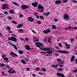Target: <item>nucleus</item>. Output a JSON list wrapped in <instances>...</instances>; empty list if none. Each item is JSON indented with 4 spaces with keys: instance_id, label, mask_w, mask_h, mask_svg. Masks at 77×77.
Returning a JSON list of instances; mask_svg holds the SVG:
<instances>
[{
    "instance_id": "1",
    "label": "nucleus",
    "mask_w": 77,
    "mask_h": 77,
    "mask_svg": "<svg viewBox=\"0 0 77 77\" xmlns=\"http://www.w3.org/2000/svg\"><path fill=\"white\" fill-rule=\"evenodd\" d=\"M35 45L37 47H38L41 49V50H42L43 51H50V48H42L41 47H44V45L42 43H41L38 42H37L35 44Z\"/></svg>"
},
{
    "instance_id": "2",
    "label": "nucleus",
    "mask_w": 77,
    "mask_h": 77,
    "mask_svg": "<svg viewBox=\"0 0 77 77\" xmlns=\"http://www.w3.org/2000/svg\"><path fill=\"white\" fill-rule=\"evenodd\" d=\"M57 52L60 53H64V54H68L69 52L66 51H60L59 50H57Z\"/></svg>"
},
{
    "instance_id": "3",
    "label": "nucleus",
    "mask_w": 77,
    "mask_h": 77,
    "mask_svg": "<svg viewBox=\"0 0 77 77\" xmlns=\"http://www.w3.org/2000/svg\"><path fill=\"white\" fill-rule=\"evenodd\" d=\"M8 39L11 41H14V42H17V38L15 37H11L10 38H8Z\"/></svg>"
},
{
    "instance_id": "4",
    "label": "nucleus",
    "mask_w": 77,
    "mask_h": 77,
    "mask_svg": "<svg viewBox=\"0 0 77 77\" xmlns=\"http://www.w3.org/2000/svg\"><path fill=\"white\" fill-rule=\"evenodd\" d=\"M21 7H22V9H26L29 8V6L27 5H21Z\"/></svg>"
},
{
    "instance_id": "5",
    "label": "nucleus",
    "mask_w": 77,
    "mask_h": 77,
    "mask_svg": "<svg viewBox=\"0 0 77 77\" xmlns=\"http://www.w3.org/2000/svg\"><path fill=\"white\" fill-rule=\"evenodd\" d=\"M55 3L57 5H59L62 3V2L60 0H57L55 2Z\"/></svg>"
},
{
    "instance_id": "6",
    "label": "nucleus",
    "mask_w": 77,
    "mask_h": 77,
    "mask_svg": "<svg viewBox=\"0 0 77 77\" xmlns=\"http://www.w3.org/2000/svg\"><path fill=\"white\" fill-rule=\"evenodd\" d=\"M38 2H35V3H32L31 5H32L33 6H34V7H36L37 6V5H38Z\"/></svg>"
},
{
    "instance_id": "7",
    "label": "nucleus",
    "mask_w": 77,
    "mask_h": 77,
    "mask_svg": "<svg viewBox=\"0 0 77 77\" xmlns=\"http://www.w3.org/2000/svg\"><path fill=\"white\" fill-rule=\"evenodd\" d=\"M64 19H66V20H68L69 18V16L68 14H65V15L64 16Z\"/></svg>"
},
{
    "instance_id": "8",
    "label": "nucleus",
    "mask_w": 77,
    "mask_h": 77,
    "mask_svg": "<svg viewBox=\"0 0 77 77\" xmlns=\"http://www.w3.org/2000/svg\"><path fill=\"white\" fill-rule=\"evenodd\" d=\"M28 20L30 21V22H32L34 21V19L32 17H29L28 18Z\"/></svg>"
},
{
    "instance_id": "9",
    "label": "nucleus",
    "mask_w": 77,
    "mask_h": 77,
    "mask_svg": "<svg viewBox=\"0 0 77 77\" xmlns=\"http://www.w3.org/2000/svg\"><path fill=\"white\" fill-rule=\"evenodd\" d=\"M50 30L49 29H47L43 31L45 33H50Z\"/></svg>"
},
{
    "instance_id": "10",
    "label": "nucleus",
    "mask_w": 77,
    "mask_h": 77,
    "mask_svg": "<svg viewBox=\"0 0 77 77\" xmlns=\"http://www.w3.org/2000/svg\"><path fill=\"white\" fill-rule=\"evenodd\" d=\"M38 9H44V7L42 6H41V5H38Z\"/></svg>"
},
{
    "instance_id": "11",
    "label": "nucleus",
    "mask_w": 77,
    "mask_h": 77,
    "mask_svg": "<svg viewBox=\"0 0 77 77\" xmlns=\"http://www.w3.org/2000/svg\"><path fill=\"white\" fill-rule=\"evenodd\" d=\"M75 59V56L74 55H72L70 60L71 62H73V61H74V60Z\"/></svg>"
},
{
    "instance_id": "12",
    "label": "nucleus",
    "mask_w": 77,
    "mask_h": 77,
    "mask_svg": "<svg viewBox=\"0 0 77 77\" xmlns=\"http://www.w3.org/2000/svg\"><path fill=\"white\" fill-rule=\"evenodd\" d=\"M3 7L2 8V9H5L6 8V7H7V6H8V5L7 4H5L3 5Z\"/></svg>"
},
{
    "instance_id": "13",
    "label": "nucleus",
    "mask_w": 77,
    "mask_h": 77,
    "mask_svg": "<svg viewBox=\"0 0 77 77\" xmlns=\"http://www.w3.org/2000/svg\"><path fill=\"white\" fill-rule=\"evenodd\" d=\"M52 66L53 68H57V67L58 66V64L52 65Z\"/></svg>"
},
{
    "instance_id": "14",
    "label": "nucleus",
    "mask_w": 77,
    "mask_h": 77,
    "mask_svg": "<svg viewBox=\"0 0 77 77\" xmlns=\"http://www.w3.org/2000/svg\"><path fill=\"white\" fill-rule=\"evenodd\" d=\"M20 62H22V63H23V64H26L27 63L23 60H20Z\"/></svg>"
},
{
    "instance_id": "15",
    "label": "nucleus",
    "mask_w": 77,
    "mask_h": 77,
    "mask_svg": "<svg viewBox=\"0 0 77 77\" xmlns=\"http://www.w3.org/2000/svg\"><path fill=\"white\" fill-rule=\"evenodd\" d=\"M15 54H14V53L12 52L10 53L11 55V56H13V57H15Z\"/></svg>"
},
{
    "instance_id": "16",
    "label": "nucleus",
    "mask_w": 77,
    "mask_h": 77,
    "mask_svg": "<svg viewBox=\"0 0 77 77\" xmlns=\"http://www.w3.org/2000/svg\"><path fill=\"white\" fill-rule=\"evenodd\" d=\"M25 48L27 50H29L30 49V46L28 45L25 46Z\"/></svg>"
},
{
    "instance_id": "17",
    "label": "nucleus",
    "mask_w": 77,
    "mask_h": 77,
    "mask_svg": "<svg viewBox=\"0 0 77 77\" xmlns=\"http://www.w3.org/2000/svg\"><path fill=\"white\" fill-rule=\"evenodd\" d=\"M57 75L58 77H61L62 74L60 73H57Z\"/></svg>"
},
{
    "instance_id": "18",
    "label": "nucleus",
    "mask_w": 77,
    "mask_h": 77,
    "mask_svg": "<svg viewBox=\"0 0 77 77\" xmlns=\"http://www.w3.org/2000/svg\"><path fill=\"white\" fill-rule=\"evenodd\" d=\"M23 26L22 24H20L18 25V26H17V28H20V27H23Z\"/></svg>"
},
{
    "instance_id": "19",
    "label": "nucleus",
    "mask_w": 77,
    "mask_h": 77,
    "mask_svg": "<svg viewBox=\"0 0 77 77\" xmlns=\"http://www.w3.org/2000/svg\"><path fill=\"white\" fill-rule=\"evenodd\" d=\"M24 51L22 50L19 51H18V53L19 54H23V52Z\"/></svg>"
},
{
    "instance_id": "20",
    "label": "nucleus",
    "mask_w": 77,
    "mask_h": 77,
    "mask_svg": "<svg viewBox=\"0 0 77 77\" xmlns=\"http://www.w3.org/2000/svg\"><path fill=\"white\" fill-rule=\"evenodd\" d=\"M12 4H14V5H16V6H18V3H17V2H12Z\"/></svg>"
},
{
    "instance_id": "21",
    "label": "nucleus",
    "mask_w": 77,
    "mask_h": 77,
    "mask_svg": "<svg viewBox=\"0 0 77 77\" xmlns=\"http://www.w3.org/2000/svg\"><path fill=\"white\" fill-rule=\"evenodd\" d=\"M9 12H10V13H11V14H15V13H14L13 11V10H10L9 11Z\"/></svg>"
},
{
    "instance_id": "22",
    "label": "nucleus",
    "mask_w": 77,
    "mask_h": 77,
    "mask_svg": "<svg viewBox=\"0 0 77 77\" xmlns=\"http://www.w3.org/2000/svg\"><path fill=\"white\" fill-rule=\"evenodd\" d=\"M46 53H49V54H52V53H53V52L51 51H46Z\"/></svg>"
},
{
    "instance_id": "23",
    "label": "nucleus",
    "mask_w": 77,
    "mask_h": 77,
    "mask_svg": "<svg viewBox=\"0 0 77 77\" xmlns=\"http://www.w3.org/2000/svg\"><path fill=\"white\" fill-rule=\"evenodd\" d=\"M63 3H65L68 2V0H62Z\"/></svg>"
},
{
    "instance_id": "24",
    "label": "nucleus",
    "mask_w": 77,
    "mask_h": 77,
    "mask_svg": "<svg viewBox=\"0 0 77 77\" xmlns=\"http://www.w3.org/2000/svg\"><path fill=\"white\" fill-rule=\"evenodd\" d=\"M52 26H53V27H52V29H56V26H55L54 25H53Z\"/></svg>"
},
{
    "instance_id": "25",
    "label": "nucleus",
    "mask_w": 77,
    "mask_h": 77,
    "mask_svg": "<svg viewBox=\"0 0 77 77\" xmlns=\"http://www.w3.org/2000/svg\"><path fill=\"white\" fill-rule=\"evenodd\" d=\"M5 28L7 29L8 30H11V28L9 26L6 27Z\"/></svg>"
},
{
    "instance_id": "26",
    "label": "nucleus",
    "mask_w": 77,
    "mask_h": 77,
    "mask_svg": "<svg viewBox=\"0 0 77 77\" xmlns=\"http://www.w3.org/2000/svg\"><path fill=\"white\" fill-rule=\"evenodd\" d=\"M12 46H13V47H14V48L16 50H17V47L16 45H13Z\"/></svg>"
},
{
    "instance_id": "27",
    "label": "nucleus",
    "mask_w": 77,
    "mask_h": 77,
    "mask_svg": "<svg viewBox=\"0 0 77 77\" xmlns=\"http://www.w3.org/2000/svg\"><path fill=\"white\" fill-rule=\"evenodd\" d=\"M4 59L5 60H6V61H7V62H8V58L7 57H5V58H4Z\"/></svg>"
},
{
    "instance_id": "28",
    "label": "nucleus",
    "mask_w": 77,
    "mask_h": 77,
    "mask_svg": "<svg viewBox=\"0 0 77 77\" xmlns=\"http://www.w3.org/2000/svg\"><path fill=\"white\" fill-rule=\"evenodd\" d=\"M1 73L2 74V75H5V76H7V75H5V73L4 72H1Z\"/></svg>"
},
{
    "instance_id": "29",
    "label": "nucleus",
    "mask_w": 77,
    "mask_h": 77,
    "mask_svg": "<svg viewBox=\"0 0 77 77\" xmlns=\"http://www.w3.org/2000/svg\"><path fill=\"white\" fill-rule=\"evenodd\" d=\"M51 38H49L48 39V42H49V43H50V42H51Z\"/></svg>"
},
{
    "instance_id": "30",
    "label": "nucleus",
    "mask_w": 77,
    "mask_h": 77,
    "mask_svg": "<svg viewBox=\"0 0 77 77\" xmlns=\"http://www.w3.org/2000/svg\"><path fill=\"white\" fill-rule=\"evenodd\" d=\"M6 68H7L8 69H10V67H9V66L8 65H6Z\"/></svg>"
},
{
    "instance_id": "31",
    "label": "nucleus",
    "mask_w": 77,
    "mask_h": 77,
    "mask_svg": "<svg viewBox=\"0 0 77 77\" xmlns=\"http://www.w3.org/2000/svg\"><path fill=\"white\" fill-rule=\"evenodd\" d=\"M1 67H3V66H5V64L4 63L1 64Z\"/></svg>"
},
{
    "instance_id": "32",
    "label": "nucleus",
    "mask_w": 77,
    "mask_h": 77,
    "mask_svg": "<svg viewBox=\"0 0 77 77\" xmlns=\"http://www.w3.org/2000/svg\"><path fill=\"white\" fill-rule=\"evenodd\" d=\"M40 18L41 19H42V20H44V17L42 16H40Z\"/></svg>"
},
{
    "instance_id": "33",
    "label": "nucleus",
    "mask_w": 77,
    "mask_h": 77,
    "mask_svg": "<svg viewBox=\"0 0 77 77\" xmlns=\"http://www.w3.org/2000/svg\"><path fill=\"white\" fill-rule=\"evenodd\" d=\"M18 30L19 32H23V31H24V30L23 29H19Z\"/></svg>"
},
{
    "instance_id": "34",
    "label": "nucleus",
    "mask_w": 77,
    "mask_h": 77,
    "mask_svg": "<svg viewBox=\"0 0 77 77\" xmlns=\"http://www.w3.org/2000/svg\"><path fill=\"white\" fill-rule=\"evenodd\" d=\"M35 69H36L35 71H38V70H39L40 69L38 68H35Z\"/></svg>"
},
{
    "instance_id": "35",
    "label": "nucleus",
    "mask_w": 77,
    "mask_h": 77,
    "mask_svg": "<svg viewBox=\"0 0 77 77\" xmlns=\"http://www.w3.org/2000/svg\"><path fill=\"white\" fill-rule=\"evenodd\" d=\"M77 71V69L76 68L75 69V70L73 71V72H76Z\"/></svg>"
},
{
    "instance_id": "36",
    "label": "nucleus",
    "mask_w": 77,
    "mask_h": 77,
    "mask_svg": "<svg viewBox=\"0 0 77 77\" xmlns=\"http://www.w3.org/2000/svg\"><path fill=\"white\" fill-rule=\"evenodd\" d=\"M8 18L9 19V20H12V19L11 18V17L10 16H8Z\"/></svg>"
},
{
    "instance_id": "37",
    "label": "nucleus",
    "mask_w": 77,
    "mask_h": 77,
    "mask_svg": "<svg viewBox=\"0 0 77 77\" xmlns=\"http://www.w3.org/2000/svg\"><path fill=\"white\" fill-rule=\"evenodd\" d=\"M58 45L60 47H62V45H61V44L60 43H59Z\"/></svg>"
},
{
    "instance_id": "38",
    "label": "nucleus",
    "mask_w": 77,
    "mask_h": 77,
    "mask_svg": "<svg viewBox=\"0 0 77 77\" xmlns=\"http://www.w3.org/2000/svg\"><path fill=\"white\" fill-rule=\"evenodd\" d=\"M2 57H3V58L4 59V58H5V57H6V55L5 54L4 55H3L2 56Z\"/></svg>"
},
{
    "instance_id": "39",
    "label": "nucleus",
    "mask_w": 77,
    "mask_h": 77,
    "mask_svg": "<svg viewBox=\"0 0 77 77\" xmlns=\"http://www.w3.org/2000/svg\"><path fill=\"white\" fill-rule=\"evenodd\" d=\"M4 13L5 14V15H8V12H7L6 11H4Z\"/></svg>"
},
{
    "instance_id": "40",
    "label": "nucleus",
    "mask_w": 77,
    "mask_h": 77,
    "mask_svg": "<svg viewBox=\"0 0 77 77\" xmlns=\"http://www.w3.org/2000/svg\"><path fill=\"white\" fill-rule=\"evenodd\" d=\"M42 69L44 72H45L46 71V69L45 68H43Z\"/></svg>"
},
{
    "instance_id": "41",
    "label": "nucleus",
    "mask_w": 77,
    "mask_h": 77,
    "mask_svg": "<svg viewBox=\"0 0 77 77\" xmlns=\"http://www.w3.org/2000/svg\"><path fill=\"white\" fill-rule=\"evenodd\" d=\"M40 53H42V54H45L46 53V52H45L43 51H40Z\"/></svg>"
},
{
    "instance_id": "42",
    "label": "nucleus",
    "mask_w": 77,
    "mask_h": 77,
    "mask_svg": "<svg viewBox=\"0 0 77 77\" xmlns=\"http://www.w3.org/2000/svg\"><path fill=\"white\" fill-rule=\"evenodd\" d=\"M23 17V14H20L19 18H21V17Z\"/></svg>"
},
{
    "instance_id": "43",
    "label": "nucleus",
    "mask_w": 77,
    "mask_h": 77,
    "mask_svg": "<svg viewBox=\"0 0 77 77\" xmlns=\"http://www.w3.org/2000/svg\"><path fill=\"white\" fill-rule=\"evenodd\" d=\"M49 14H50V13L48 12L47 13V14H46V16H48L49 15Z\"/></svg>"
},
{
    "instance_id": "44",
    "label": "nucleus",
    "mask_w": 77,
    "mask_h": 77,
    "mask_svg": "<svg viewBox=\"0 0 77 77\" xmlns=\"http://www.w3.org/2000/svg\"><path fill=\"white\" fill-rule=\"evenodd\" d=\"M12 23H14V24H17V23L15 22L14 21H12Z\"/></svg>"
},
{
    "instance_id": "45",
    "label": "nucleus",
    "mask_w": 77,
    "mask_h": 77,
    "mask_svg": "<svg viewBox=\"0 0 77 77\" xmlns=\"http://www.w3.org/2000/svg\"><path fill=\"white\" fill-rule=\"evenodd\" d=\"M47 37H46L44 39V42H46V41H47Z\"/></svg>"
},
{
    "instance_id": "46",
    "label": "nucleus",
    "mask_w": 77,
    "mask_h": 77,
    "mask_svg": "<svg viewBox=\"0 0 77 77\" xmlns=\"http://www.w3.org/2000/svg\"><path fill=\"white\" fill-rule=\"evenodd\" d=\"M67 46L68 47H66V48H67V49H69L70 48V46L69 45V46Z\"/></svg>"
},
{
    "instance_id": "47",
    "label": "nucleus",
    "mask_w": 77,
    "mask_h": 77,
    "mask_svg": "<svg viewBox=\"0 0 77 77\" xmlns=\"http://www.w3.org/2000/svg\"><path fill=\"white\" fill-rule=\"evenodd\" d=\"M11 74H14V73H16V72L15 71H13L11 72Z\"/></svg>"
},
{
    "instance_id": "48",
    "label": "nucleus",
    "mask_w": 77,
    "mask_h": 77,
    "mask_svg": "<svg viewBox=\"0 0 77 77\" xmlns=\"http://www.w3.org/2000/svg\"><path fill=\"white\" fill-rule=\"evenodd\" d=\"M32 31L33 32V33H34L35 34V33H36V32H35V31L33 30H32Z\"/></svg>"
},
{
    "instance_id": "49",
    "label": "nucleus",
    "mask_w": 77,
    "mask_h": 77,
    "mask_svg": "<svg viewBox=\"0 0 77 77\" xmlns=\"http://www.w3.org/2000/svg\"><path fill=\"white\" fill-rule=\"evenodd\" d=\"M65 44H66L65 46L66 47V46H69V45H68V44H67V43H66L65 42Z\"/></svg>"
},
{
    "instance_id": "50",
    "label": "nucleus",
    "mask_w": 77,
    "mask_h": 77,
    "mask_svg": "<svg viewBox=\"0 0 77 77\" xmlns=\"http://www.w3.org/2000/svg\"><path fill=\"white\" fill-rule=\"evenodd\" d=\"M37 23L38 24H41V22L40 21H38Z\"/></svg>"
},
{
    "instance_id": "51",
    "label": "nucleus",
    "mask_w": 77,
    "mask_h": 77,
    "mask_svg": "<svg viewBox=\"0 0 77 77\" xmlns=\"http://www.w3.org/2000/svg\"><path fill=\"white\" fill-rule=\"evenodd\" d=\"M12 36H17V35H16L15 34H13L11 35Z\"/></svg>"
},
{
    "instance_id": "52",
    "label": "nucleus",
    "mask_w": 77,
    "mask_h": 77,
    "mask_svg": "<svg viewBox=\"0 0 77 77\" xmlns=\"http://www.w3.org/2000/svg\"><path fill=\"white\" fill-rule=\"evenodd\" d=\"M39 12H44V10H42L39 11Z\"/></svg>"
},
{
    "instance_id": "53",
    "label": "nucleus",
    "mask_w": 77,
    "mask_h": 77,
    "mask_svg": "<svg viewBox=\"0 0 77 77\" xmlns=\"http://www.w3.org/2000/svg\"><path fill=\"white\" fill-rule=\"evenodd\" d=\"M58 70H59V71H62L63 69L62 68H59Z\"/></svg>"
},
{
    "instance_id": "54",
    "label": "nucleus",
    "mask_w": 77,
    "mask_h": 77,
    "mask_svg": "<svg viewBox=\"0 0 77 77\" xmlns=\"http://www.w3.org/2000/svg\"><path fill=\"white\" fill-rule=\"evenodd\" d=\"M54 20L56 22H57V21H58V20H57V19H54Z\"/></svg>"
},
{
    "instance_id": "55",
    "label": "nucleus",
    "mask_w": 77,
    "mask_h": 77,
    "mask_svg": "<svg viewBox=\"0 0 77 77\" xmlns=\"http://www.w3.org/2000/svg\"><path fill=\"white\" fill-rule=\"evenodd\" d=\"M8 32L10 33H12V31H8Z\"/></svg>"
},
{
    "instance_id": "56",
    "label": "nucleus",
    "mask_w": 77,
    "mask_h": 77,
    "mask_svg": "<svg viewBox=\"0 0 77 77\" xmlns=\"http://www.w3.org/2000/svg\"><path fill=\"white\" fill-rule=\"evenodd\" d=\"M72 29H77V27H72Z\"/></svg>"
},
{
    "instance_id": "57",
    "label": "nucleus",
    "mask_w": 77,
    "mask_h": 77,
    "mask_svg": "<svg viewBox=\"0 0 77 77\" xmlns=\"http://www.w3.org/2000/svg\"><path fill=\"white\" fill-rule=\"evenodd\" d=\"M57 60H58V61H59L60 62H61V61H62V60H61V59H57Z\"/></svg>"
},
{
    "instance_id": "58",
    "label": "nucleus",
    "mask_w": 77,
    "mask_h": 77,
    "mask_svg": "<svg viewBox=\"0 0 77 77\" xmlns=\"http://www.w3.org/2000/svg\"><path fill=\"white\" fill-rule=\"evenodd\" d=\"M8 43L9 44H10V45H11L12 46L13 45L12 44H11V43H10V42H8Z\"/></svg>"
},
{
    "instance_id": "59",
    "label": "nucleus",
    "mask_w": 77,
    "mask_h": 77,
    "mask_svg": "<svg viewBox=\"0 0 77 77\" xmlns=\"http://www.w3.org/2000/svg\"><path fill=\"white\" fill-rule=\"evenodd\" d=\"M61 76L62 77H65V76H64V75L62 74L61 75Z\"/></svg>"
},
{
    "instance_id": "60",
    "label": "nucleus",
    "mask_w": 77,
    "mask_h": 77,
    "mask_svg": "<svg viewBox=\"0 0 77 77\" xmlns=\"http://www.w3.org/2000/svg\"><path fill=\"white\" fill-rule=\"evenodd\" d=\"M29 69H30L29 68H26V70L27 71H29Z\"/></svg>"
},
{
    "instance_id": "61",
    "label": "nucleus",
    "mask_w": 77,
    "mask_h": 77,
    "mask_svg": "<svg viewBox=\"0 0 77 77\" xmlns=\"http://www.w3.org/2000/svg\"><path fill=\"white\" fill-rule=\"evenodd\" d=\"M74 38L72 39H71V41L72 42H73V41H74Z\"/></svg>"
},
{
    "instance_id": "62",
    "label": "nucleus",
    "mask_w": 77,
    "mask_h": 77,
    "mask_svg": "<svg viewBox=\"0 0 77 77\" xmlns=\"http://www.w3.org/2000/svg\"><path fill=\"white\" fill-rule=\"evenodd\" d=\"M8 73H11V70H8Z\"/></svg>"
},
{
    "instance_id": "63",
    "label": "nucleus",
    "mask_w": 77,
    "mask_h": 77,
    "mask_svg": "<svg viewBox=\"0 0 77 77\" xmlns=\"http://www.w3.org/2000/svg\"><path fill=\"white\" fill-rule=\"evenodd\" d=\"M34 41H39V39H37L34 40Z\"/></svg>"
},
{
    "instance_id": "64",
    "label": "nucleus",
    "mask_w": 77,
    "mask_h": 77,
    "mask_svg": "<svg viewBox=\"0 0 77 77\" xmlns=\"http://www.w3.org/2000/svg\"><path fill=\"white\" fill-rule=\"evenodd\" d=\"M73 2H74L75 3H77V1H73Z\"/></svg>"
}]
</instances>
